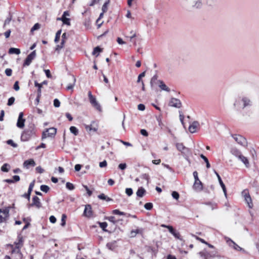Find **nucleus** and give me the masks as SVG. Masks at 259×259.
<instances>
[{"instance_id":"56","label":"nucleus","mask_w":259,"mask_h":259,"mask_svg":"<svg viewBox=\"0 0 259 259\" xmlns=\"http://www.w3.org/2000/svg\"><path fill=\"white\" fill-rule=\"evenodd\" d=\"M41 96V92H40V90H39L38 92H37V97L35 99V104L37 105L39 102V98Z\"/></svg>"},{"instance_id":"54","label":"nucleus","mask_w":259,"mask_h":259,"mask_svg":"<svg viewBox=\"0 0 259 259\" xmlns=\"http://www.w3.org/2000/svg\"><path fill=\"white\" fill-rule=\"evenodd\" d=\"M125 193L128 196H131L133 194V189L132 188H126V189H125Z\"/></svg>"},{"instance_id":"38","label":"nucleus","mask_w":259,"mask_h":259,"mask_svg":"<svg viewBox=\"0 0 259 259\" xmlns=\"http://www.w3.org/2000/svg\"><path fill=\"white\" fill-rule=\"evenodd\" d=\"M105 219L114 224H117L118 221V220H115V218L114 216L107 217Z\"/></svg>"},{"instance_id":"41","label":"nucleus","mask_w":259,"mask_h":259,"mask_svg":"<svg viewBox=\"0 0 259 259\" xmlns=\"http://www.w3.org/2000/svg\"><path fill=\"white\" fill-rule=\"evenodd\" d=\"M110 3V0H107L103 5L102 8V10L103 12V13H105L107 11V7Z\"/></svg>"},{"instance_id":"64","label":"nucleus","mask_w":259,"mask_h":259,"mask_svg":"<svg viewBox=\"0 0 259 259\" xmlns=\"http://www.w3.org/2000/svg\"><path fill=\"white\" fill-rule=\"evenodd\" d=\"M140 133L141 135L145 137H147L148 136V133L147 131L145 129H142L140 131Z\"/></svg>"},{"instance_id":"21","label":"nucleus","mask_w":259,"mask_h":259,"mask_svg":"<svg viewBox=\"0 0 259 259\" xmlns=\"http://www.w3.org/2000/svg\"><path fill=\"white\" fill-rule=\"evenodd\" d=\"M237 158L239 160H240L242 162H243L246 167H247V168L249 167V163L248 160L247 158V157H245L242 154H241L237 157Z\"/></svg>"},{"instance_id":"62","label":"nucleus","mask_w":259,"mask_h":259,"mask_svg":"<svg viewBox=\"0 0 259 259\" xmlns=\"http://www.w3.org/2000/svg\"><path fill=\"white\" fill-rule=\"evenodd\" d=\"M141 178L143 179L146 180L147 181V183H149V177L148 175L146 174H142L141 176Z\"/></svg>"},{"instance_id":"32","label":"nucleus","mask_w":259,"mask_h":259,"mask_svg":"<svg viewBox=\"0 0 259 259\" xmlns=\"http://www.w3.org/2000/svg\"><path fill=\"white\" fill-rule=\"evenodd\" d=\"M21 53L20 50L19 49L15 48H11L9 50V53L11 54H16L19 55Z\"/></svg>"},{"instance_id":"5","label":"nucleus","mask_w":259,"mask_h":259,"mask_svg":"<svg viewBox=\"0 0 259 259\" xmlns=\"http://www.w3.org/2000/svg\"><path fill=\"white\" fill-rule=\"evenodd\" d=\"M57 133V129L55 127H51L47 128L45 131L43 132L42 134V140L47 138V137L53 138L56 135Z\"/></svg>"},{"instance_id":"53","label":"nucleus","mask_w":259,"mask_h":259,"mask_svg":"<svg viewBox=\"0 0 259 259\" xmlns=\"http://www.w3.org/2000/svg\"><path fill=\"white\" fill-rule=\"evenodd\" d=\"M171 195L172 197L176 200H178L180 197L179 194L177 191H173L171 193Z\"/></svg>"},{"instance_id":"34","label":"nucleus","mask_w":259,"mask_h":259,"mask_svg":"<svg viewBox=\"0 0 259 259\" xmlns=\"http://www.w3.org/2000/svg\"><path fill=\"white\" fill-rule=\"evenodd\" d=\"M98 197L101 200H106V201H112V199L106 195H105L104 194L102 193L98 196Z\"/></svg>"},{"instance_id":"48","label":"nucleus","mask_w":259,"mask_h":259,"mask_svg":"<svg viewBox=\"0 0 259 259\" xmlns=\"http://www.w3.org/2000/svg\"><path fill=\"white\" fill-rule=\"evenodd\" d=\"M67 218V216L66 215V214H63L62 215V217H61V225L62 226H64L66 224V219Z\"/></svg>"},{"instance_id":"9","label":"nucleus","mask_w":259,"mask_h":259,"mask_svg":"<svg viewBox=\"0 0 259 259\" xmlns=\"http://www.w3.org/2000/svg\"><path fill=\"white\" fill-rule=\"evenodd\" d=\"M18 241L17 242H15L16 244V249L17 250V254L18 256L21 258L22 257V254L20 252V248L23 245V237L20 235H18Z\"/></svg>"},{"instance_id":"1","label":"nucleus","mask_w":259,"mask_h":259,"mask_svg":"<svg viewBox=\"0 0 259 259\" xmlns=\"http://www.w3.org/2000/svg\"><path fill=\"white\" fill-rule=\"evenodd\" d=\"M252 105V101L247 97H239L235 100L233 104L234 108L237 110L250 108Z\"/></svg>"},{"instance_id":"55","label":"nucleus","mask_w":259,"mask_h":259,"mask_svg":"<svg viewBox=\"0 0 259 259\" xmlns=\"http://www.w3.org/2000/svg\"><path fill=\"white\" fill-rule=\"evenodd\" d=\"M146 71H144L141 74H140L138 76L137 82H140L141 81V78L145 76Z\"/></svg>"},{"instance_id":"7","label":"nucleus","mask_w":259,"mask_h":259,"mask_svg":"<svg viewBox=\"0 0 259 259\" xmlns=\"http://www.w3.org/2000/svg\"><path fill=\"white\" fill-rule=\"evenodd\" d=\"M161 227L162 228H167L169 232L171 234H172L176 238L182 240V238H181L180 233L178 232H177L176 230H175L172 226L170 225H166L165 224H162L161 225Z\"/></svg>"},{"instance_id":"11","label":"nucleus","mask_w":259,"mask_h":259,"mask_svg":"<svg viewBox=\"0 0 259 259\" xmlns=\"http://www.w3.org/2000/svg\"><path fill=\"white\" fill-rule=\"evenodd\" d=\"M68 80L70 82L67 85L66 89L67 90H72L76 82V78L74 75H69L68 77Z\"/></svg>"},{"instance_id":"23","label":"nucleus","mask_w":259,"mask_h":259,"mask_svg":"<svg viewBox=\"0 0 259 259\" xmlns=\"http://www.w3.org/2000/svg\"><path fill=\"white\" fill-rule=\"evenodd\" d=\"M146 191L145 189L143 187H141L139 188V189H138V190L136 192V194L138 197L141 198L144 196V195L146 194Z\"/></svg>"},{"instance_id":"10","label":"nucleus","mask_w":259,"mask_h":259,"mask_svg":"<svg viewBox=\"0 0 259 259\" xmlns=\"http://www.w3.org/2000/svg\"><path fill=\"white\" fill-rule=\"evenodd\" d=\"M36 57V51H33L29 55L27 56L26 59L24 61L23 63V66H29L31 64L32 61Z\"/></svg>"},{"instance_id":"57","label":"nucleus","mask_w":259,"mask_h":259,"mask_svg":"<svg viewBox=\"0 0 259 259\" xmlns=\"http://www.w3.org/2000/svg\"><path fill=\"white\" fill-rule=\"evenodd\" d=\"M34 85L36 87H37V92H38L39 90H40V92L41 93V89L42 88V84H40V83H39L37 82V81H34Z\"/></svg>"},{"instance_id":"20","label":"nucleus","mask_w":259,"mask_h":259,"mask_svg":"<svg viewBox=\"0 0 259 259\" xmlns=\"http://www.w3.org/2000/svg\"><path fill=\"white\" fill-rule=\"evenodd\" d=\"M35 165V161L32 159L25 160L23 163V166L26 168H28L30 166H34Z\"/></svg>"},{"instance_id":"59","label":"nucleus","mask_w":259,"mask_h":259,"mask_svg":"<svg viewBox=\"0 0 259 259\" xmlns=\"http://www.w3.org/2000/svg\"><path fill=\"white\" fill-rule=\"evenodd\" d=\"M5 73L7 76H10L12 75V70L10 68H7L5 70Z\"/></svg>"},{"instance_id":"22","label":"nucleus","mask_w":259,"mask_h":259,"mask_svg":"<svg viewBox=\"0 0 259 259\" xmlns=\"http://www.w3.org/2000/svg\"><path fill=\"white\" fill-rule=\"evenodd\" d=\"M95 123V122L93 121L90 125H84L86 130L88 132H91L92 131L96 132L97 131V127L94 126Z\"/></svg>"},{"instance_id":"6","label":"nucleus","mask_w":259,"mask_h":259,"mask_svg":"<svg viewBox=\"0 0 259 259\" xmlns=\"http://www.w3.org/2000/svg\"><path fill=\"white\" fill-rule=\"evenodd\" d=\"M232 137L238 144L244 147L247 146V141L243 136L239 135H232Z\"/></svg>"},{"instance_id":"2","label":"nucleus","mask_w":259,"mask_h":259,"mask_svg":"<svg viewBox=\"0 0 259 259\" xmlns=\"http://www.w3.org/2000/svg\"><path fill=\"white\" fill-rule=\"evenodd\" d=\"M35 134V127L33 123H30L26 129L22 133L21 140L26 142L29 140Z\"/></svg>"},{"instance_id":"19","label":"nucleus","mask_w":259,"mask_h":259,"mask_svg":"<svg viewBox=\"0 0 259 259\" xmlns=\"http://www.w3.org/2000/svg\"><path fill=\"white\" fill-rule=\"evenodd\" d=\"M213 171H214V174L216 175V176H217L219 183L223 190V192H224L225 195L226 196L227 190H226V188L225 184H224L223 182L222 181L221 178L220 176V175H219V174L215 170H213Z\"/></svg>"},{"instance_id":"49","label":"nucleus","mask_w":259,"mask_h":259,"mask_svg":"<svg viewBox=\"0 0 259 259\" xmlns=\"http://www.w3.org/2000/svg\"><path fill=\"white\" fill-rule=\"evenodd\" d=\"M15 100V99L14 97H12L8 99L7 105L9 106H12L14 104Z\"/></svg>"},{"instance_id":"42","label":"nucleus","mask_w":259,"mask_h":259,"mask_svg":"<svg viewBox=\"0 0 259 259\" xmlns=\"http://www.w3.org/2000/svg\"><path fill=\"white\" fill-rule=\"evenodd\" d=\"M40 189L42 192L47 193L50 190V187L47 185H42L40 186Z\"/></svg>"},{"instance_id":"30","label":"nucleus","mask_w":259,"mask_h":259,"mask_svg":"<svg viewBox=\"0 0 259 259\" xmlns=\"http://www.w3.org/2000/svg\"><path fill=\"white\" fill-rule=\"evenodd\" d=\"M176 146L177 150L181 152H182L185 149L187 150V147H185L182 143H176Z\"/></svg>"},{"instance_id":"43","label":"nucleus","mask_w":259,"mask_h":259,"mask_svg":"<svg viewBox=\"0 0 259 259\" xmlns=\"http://www.w3.org/2000/svg\"><path fill=\"white\" fill-rule=\"evenodd\" d=\"M40 28V25L38 23H35L33 25V26L31 28L30 31H31V32L32 33L34 31L38 30Z\"/></svg>"},{"instance_id":"26","label":"nucleus","mask_w":259,"mask_h":259,"mask_svg":"<svg viewBox=\"0 0 259 259\" xmlns=\"http://www.w3.org/2000/svg\"><path fill=\"white\" fill-rule=\"evenodd\" d=\"M193 188L197 190L201 191L202 189V183L199 180L198 181H195Z\"/></svg>"},{"instance_id":"28","label":"nucleus","mask_w":259,"mask_h":259,"mask_svg":"<svg viewBox=\"0 0 259 259\" xmlns=\"http://www.w3.org/2000/svg\"><path fill=\"white\" fill-rule=\"evenodd\" d=\"M103 49L99 46H97L94 49L92 55L96 56V57H98L100 53H101Z\"/></svg>"},{"instance_id":"25","label":"nucleus","mask_w":259,"mask_h":259,"mask_svg":"<svg viewBox=\"0 0 259 259\" xmlns=\"http://www.w3.org/2000/svg\"><path fill=\"white\" fill-rule=\"evenodd\" d=\"M158 83H159V88L162 90H163V91H166V92H169L170 91V89L169 88H168L165 84V83L163 82V81L161 80H158L157 81Z\"/></svg>"},{"instance_id":"47","label":"nucleus","mask_w":259,"mask_h":259,"mask_svg":"<svg viewBox=\"0 0 259 259\" xmlns=\"http://www.w3.org/2000/svg\"><path fill=\"white\" fill-rule=\"evenodd\" d=\"M6 142L8 145L12 146L14 148H16L18 146V145L15 143L12 140H8Z\"/></svg>"},{"instance_id":"63","label":"nucleus","mask_w":259,"mask_h":259,"mask_svg":"<svg viewBox=\"0 0 259 259\" xmlns=\"http://www.w3.org/2000/svg\"><path fill=\"white\" fill-rule=\"evenodd\" d=\"M118 168L121 170H124L126 168V164L125 163H120L118 165Z\"/></svg>"},{"instance_id":"46","label":"nucleus","mask_w":259,"mask_h":259,"mask_svg":"<svg viewBox=\"0 0 259 259\" xmlns=\"http://www.w3.org/2000/svg\"><path fill=\"white\" fill-rule=\"evenodd\" d=\"M112 213L114 214L123 215H125V213L122 211H120L118 209H114L112 211Z\"/></svg>"},{"instance_id":"18","label":"nucleus","mask_w":259,"mask_h":259,"mask_svg":"<svg viewBox=\"0 0 259 259\" xmlns=\"http://www.w3.org/2000/svg\"><path fill=\"white\" fill-rule=\"evenodd\" d=\"M199 126V123L197 121H193L189 126V131L191 133H195L197 128Z\"/></svg>"},{"instance_id":"16","label":"nucleus","mask_w":259,"mask_h":259,"mask_svg":"<svg viewBox=\"0 0 259 259\" xmlns=\"http://www.w3.org/2000/svg\"><path fill=\"white\" fill-rule=\"evenodd\" d=\"M83 215L88 218H90L93 215V211L92 210L91 205L87 204L85 206V208L83 211Z\"/></svg>"},{"instance_id":"50","label":"nucleus","mask_w":259,"mask_h":259,"mask_svg":"<svg viewBox=\"0 0 259 259\" xmlns=\"http://www.w3.org/2000/svg\"><path fill=\"white\" fill-rule=\"evenodd\" d=\"M181 153L183 156L184 157L185 154H186V155H189L191 154V151L188 148H187V150L185 149L182 152H181Z\"/></svg>"},{"instance_id":"33","label":"nucleus","mask_w":259,"mask_h":259,"mask_svg":"<svg viewBox=\"0 0 259 259\" xmlns=\"http://www.w3.org/2000/svg\"><path fill=\"white\" fill-rule=\"evenodd\" d=\"M25 119H18L17 122V126L20 128H23L25 125Z\"/></svg>"},{"instance_id":"12","label":"nucleus","mask_w":259,"mask_h":259,"mask_svg":"<svg viewBox=\"0 0 259 259\" xmlns=\"http://www.w3.org/2000/svg\"><path fill=\"white\" fill-rule=\"evenodd\" d=\"M169 106L180 108L182 106V103L179 99L172 98L169 103Z\"/></svg>"},{"instance_id":"35","label":"nucleus","mask_w":259,"mask_h":259,"mask_svg":"<svg viewBox=\"0 0 259 259\" xmlns=\"http://www.w3.org/2000/svg\"><path fill=\"white\" fill-rule=\"evenodd\" d=\"M10 168V164H8V163H5L1 167V170L3 172H7L9 171Z\"/></svg>"},{"instance_id":"24","label":"nucleus","mask_w":259,"mask_h":259,"mask_svg":"<svg viewBox=\"0 0 259 259\" xmlns=\"http://www.w3.org/2000/svg\"><path fill=\"white\" fill-rule=\"evenodd\" d=\"M230 153L235 156L236 157H238L241 153V152L237 149L236 148L233 147L230 149Z\"/></svg>"},{"instance_id":"29","label":"nucleus","mask_w":259,"mask_h":259,"mask_svg":"<svg viewBox=\"0 0 259 259\" xmlns=\"http://www.w3.org/2000/svg\"><path fill=\"white\" fill-rule=\"evenodd\" d=\"M11 207H6L4 209L2 210V213L5 217L6 221L8 219L9 217V211Z\"/></svg>"},{"instance_id":"52","label":"nucleus","mask_w":259,"mask_h":259,"mask_svg":"<svg viewBox=\"0 0 259 259\" xmlns=\"http://www.w3.org/2000/svg\"><path fill=\"white\" fill-rule=\"evenodd\" d=\"M179 114H180L179 117H180V120L181 121V122L183 125L184 127H185L184 122V116L182 114V111H179Z\"/></svg>"},{"instance_id":"15","label":"nucleus","mask_w":259,"mask_h":259,"mask_svg":"<svg viewBox=\"0 0 259 259\" xmlns=\"http://www.w3.org/2000/svg\"><path fill=\"white\" fill-rule=\"evenodd\" d=\"M36 206L38 208H39L41 206V203L40 202V200H39V198L36 196L33 197L32 202V203L29 204L28 205V207H30L31 206Z\"/></svg>"},{"instance_id":"8","label":"nucleus","mask_w":259,"mask_h":259,"mask_svg":"<svg viewBox=\"0 0 259 259\" xmlns=\"http://www.w3.org/2000/svg\"><path fill=\"white\" fill-rule=\"evenodd\" d=\"M242 195L244 198V200L245 202L247 203L248 206L250 208H252L253 207V203L252 202L251 198L248 193L247 190H244L242 192Z\"/></svg>"},{"instance_id":"51","label":"nucleus","mask_w":259,"mask_h":259,"mask_svg":"<svg viewBox=\"0 0 259 259\" xmlns=\"http://www.w3.org/2000/svg\"><path fill=\"white\" fill-rule=\"evenodd\" d=\"M34 183H35V181H33L29 185V188H28V191L29 193H31V192L33 190V188L34 187Z\"/></svg>"},{"instance_id":"4","label":"nucleus","mask_w":259,"mask_h":259,"mask_svg":"<svg viewBox=\"0 0 259 259\" xmlns=\"http://www.w3.org/2000/svg\"><path fill=\"white\" fill-rule=\"evenodd\" d=\"M88 96L90 103L99 112H102V108L100 104L97 101L96 98L94 96L91 92H88Z\"/></svg>"},{"instance_id":"14","label":"nucleus","mask_w":259,"mask_h":259,"mask_svg":"<svg viewBox=\"0 0 259 259\" xmlns=\"http://www.w3.org/2000/svg\"><path fill=\"white\" fill-rule=\"evenodd\" d=\"M68 36L67 35L66 33H63L62 35V39L60 45H58L56 46L55 51H57L58 53L59 51L63 47L64 44L66 41V40L67 39Z\"/></svg>"},{"instance_id":"39","label":"nucleus","mask_w":259,"mask_h":259,"mask_svg":"<svg viewBox=\"0 0 259 259\" xmlns=\"http://www.w3.org/2000/svg\"><path fill=\"white\" fill-rule=\"evenodd\" d=\"M70 131L71 133H72L73 134H74L75 136L77 135L78 134V129L74 126H71L70 127Z\"/></svg>"},{"instance_id":"45","label":"nucleus","mask_w":259,"mask_h":259,"mask_svg":"<svg viewBox=\"0 0 259 259\" xmlns=\"http://www.w3.org/2000/svg\"><path fill=\"white\" fill-rule=\"evenodd\" d=\"M144 208L147 210H150L153 208V204L151 202H147L145 204Z\"/></svg>"},{"instance_id":"40","label":"nucleus","mask_w":259,"mask_h":259,"mask_svg":"<svg viewBox=\"0 0 259 259\" xmlns=\"http://www.w3.org/2000/svg\"><path fill=\"white\" fill-rule=\"evenodd\" d=\"M61 32H62L61 29H60L58 31H57V32H56L55 40H54V41L56 43H57L59 41V40L60 39Z\"/></svg>"},{"instance_id":"3","label":"nucleus","mask_w":259,"mask_h":259,"mask_svg":"<svg viewBox=\"0 0 259 259\" xmlns=\"http://www.w3.org/2000/svg\"><path fill=\"white\" fill-rule=\"evenodd\" d=\"M179 1L181 6H190L193 9H200L203 6L202 0H179Z\"/></svg>"},{"instance_id":"61","label":"nucleus","mask_w":259,"mask_h":259,"mask_svg":"<svg viewBox=\"0 0 259 259\" xmlns=\"http://www.w3.org/2000/svg\"><path fill=\"white\" fill-rule=\"evenodd\" d=\"M13 88L16 91L19 90L20 88H19V82H18V81H16L15 82Z\"/></svg>"},{"instance_id":"36","label":"nucleus","mask_w":259,"mask_h":259,"mask_svg":"<svg viewBox=\"0 0 259 259\" xmlns=\"http://www.w3.org/2000/svg\"><path fill=\"white\" fill-rule=\"evenodd\" d=\"M200 156L202 159H203V160L206 163V167H207V168H209L210 167V164L207 158L202 154H200Z\"/></svg>"},{"instance_id":"13","label":"nucleus","mask_w":259,"mask_h":259,"mask_svg":"<svg viewBox=\"0 0 259 259\" xmlns=\"http://www.w3.org/2000/svg\"><path fill=\"white\" fill-rule=\"evenodd\" d=\"M227 242L230 246L233 247L234 249L238 251H242L244 252H245L243 248L240 247L231 239H228L227 240Z\"/></svg>"},{"instance_id":"37","label":"nucleus","mask_w":259,"mask_h":259,"mask_svg":"<svg viewBox=\"0 0 259 259\" xmlns=\"http://www.w3.org/2000/svg\"><path fill=\"white\" fill-rule=\"evenodd\" d=\"M98 223L99 224L100 227L102 229V230L105 231L107 232V230L106 229V227H107V223L105 222H98Z\"/></svg>"},{"instance_id":"58","label":"nucleus","mask_w":259,"mask_h":259,"mask_svg":"<svg viewBox=\"0 0 259 259\" xmlns=\"http://www.w3.org/2000/svg\"><path fill=\"white\" fill-rule=\"evenodd\" d=\"M54 106L55 107H59L60 106V102L58 99H55L54 100Z\"/></svg>"},{"instance_id":"60","label":"nucleus","mask_w":259,"mask_h":259,"mask_svg":"<svg viewBox=\"0 0 259 259\" xmlns=\"http://www.w3.org/2000/svg\"><path fill=\"white\" fill-rule=\"evenodd\" d=\"M107 165V163L106 160H104L99 163V166L101 168L105 167H106Z\"/></svg>"},{"instance_id":"44","label":"nucleus","mask_w":259,"mask_h":259,"mask_svg":"<svg viewBox=\"0 0 259 259\" xmlns=\"http://www.w3.org/2000/svg\"><path fill=\"white\" fill-rule=\"evenodd\" d=\"M66 187L69 190H73L75 188L74 185L70 182L66 183Z\"/></svg>"},{"instance_id":"17","label":"nucleus","mask_w":259,"mask_h":259,"mask_svg":"<svg viewBox=\"0 0 259 259\" xmlns=\"http://www.w3.org/2000/svg\"><path fill=\"white\" fill-rule=\"evenodd\" d=\"M199 254L203 259H209L210 257H212L214 254H211L206 250L199 252Z\"/></svg>"},{"instance_id":"31","label":"nucleus","mask_w":259,"mask_h":259,"mask_svg":"<svg viewBox=\"0 0 259 259\" xmlns=\"http://www.w3.org/2000/svg\"><path fill=\"white\" fill-rule=\"evenodd\" d=\"M158 76L157 74H155L151 79L150 80V86L151 88H153L154 84H156L158 82L157 80Z\"/></svg>"},{"instance_id":"27","label":"nucleus","mask_w":259,"mask_h":259,"mask_svg":"<svg viewBox=\"0 0 259 259\" xmlns=\"http://www.w3.org/2000/svg\"><path fill=\"white\" fill-rule=\"evenodd\" d=\"M57 20L62 21L64 24L70 25V19L64 17L63 16H62L60 18H57Z\"/></svg>"}]
</instances>
